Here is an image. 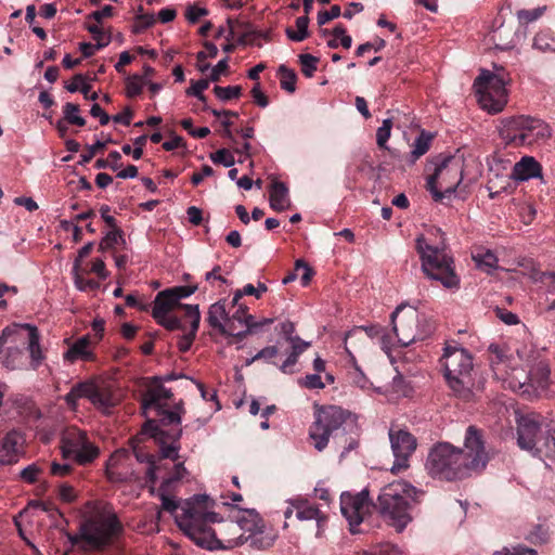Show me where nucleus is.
I'll return each mask as SVG.
<instances>
[{
  "mask_svg": "<svg viewBox=\"0 0 555 555\" xmlns=\"http://www.w3.org/2000/svg\"><path fill=\"white\" fill-rule=\"evenodd\" d=\"M85 397L105 414L116 406L121 399V393L115 384L106 379H91L86 382Z\"/></svg>",
  "mask_w": 555,
  "mask_h": 555,
  "instance_id": "15",
  "label": "nucleus"
},
{
  "mask_svg": "<svg viewBox=\"0 0 555 555\" xmlns=\"http://www.w3.org/2000/svg\"><path fill=\"white\" fill-rule=\"evenodd\" d=\"M65 89L70 93L80 91L85 95V98L90 101H95L99 98L98 92H92V94L89 95L91 86L87 81V77L82 74H76L73 77V81L70 83L65 85Z\"/></svg>",
  "mask_w": 555,
  "mask_h": 555,
  "instance_id": "34",
  "label": "nucleus"
},
{
  "mask_svg": "<svg viewBox=\"0 0 555 555\" xmlns=\"http://www.w3.org/2000/svg\"><path fill=\"white\" fill-rule=\"evenodd\" d=\"M144 82L139 75H132L126 79V95L134 98L142 92Z\"/></svg>",
  "mask_w": 555,
  "mask_h": 555,
  "instance_id": "55",
  "label": "nucleus"
},
{
  "mask_svg": "<svg viewBox=\"0 0 555 555\" xmlns=\"http://www.w3.org/2000/svg\"><path fill=\"white\" fill-rule=\"evenodd\" d=\"M488 462L482 431L470 425L465 433L464 448L438 442L428 453L426 469L434 478L454 481L481 473Z\"/></svg>",
  "mask_w": 555,
  "mask_h": 555,
  "instance_id": "2",
  "label": "nucleus"
},
{
  "mask_svg": "<svg viewBox=\"0 0 555 555\" xmlns=\"http://www.w3.org/2000/svg\"><path fill=\"white\" fill-rule=\"evenodd\" d=\"M198 289L197 284L192 285H184V286H175L171 288H167V291L170 292V296L173 298V300L177 302L179 307L182 305L180 304V300L182 298H186L191 295H193Z\"/></svg>",
  "mask_w": 555,
  "mask_h": 555,
  "instance_id": "49",
  "label": "nucleus"
},
{
  "mask_svg": "<svg viewBox=\"0 0 555 555\" xmlns=\"http://www.w3.org/2000/svg\"><path fill=\"white\" fill-rule=\"evenodd\" d=\"M235 522L240 526V532L248 535L261 533V530L266 529L263 519L255 509H243Z\"/></svg>",
  "mask_w": 555,
  "mask_h": 555,
  "instance_id": "27",
  "label": "nucleus"
},
{
  "mask_svg": "<svg viewBox=\"0 0 555 555\" xmlns=\"http://www.w3.org/2000/svg\"><path fill=\"white\" fill-rule=\"evenodd\" d=\"M522 33L520 25L509 21H500L495 18L494 28L490 33V41L499 50H511L520 41Z\"/></svg>",
  "mask_w": 555,
  "mask_h": 555,
  "instance_id": "20",
  "label": "nucleus"
},
{
  "mask_svg": "<svg viewBox=\"0 0 555 555\" xmlns=\"http://www.w3.org/2000/svg\"><path fill=\"white\" fill-rule=\"evenodd\" d=\"M214 93L220 101L227 102L232 99L240 98L242 95V87L241 86H228V87L216 86L214 88Z\"/></svg>",
  "mask_w": 555,
  "mask_h": 555,
  "instance_id": "46",
  "label": "nucleus"
},
{
  "mask_svg": "<svg viewBox=\"0 0 555 555\" xmlns=\"http://www.w3.org/2000/svg\"><path fill=\"white\" fill-rule=\"evenodd\" d=\"M544 12V8H535L531 10L517 11L518 25H527L540 18Z\"/></svg>",
  "mask_w": 555,
  "mask_h": 555,
  "instance_id": "54",
  "label": "nucleus"
},
{
  "mask_svg": "<svg viewBox=\"0 0 555 555\" xmlns=\"http://www.w3.org/2000/svg\"><path fill=\"white\" fill-rule=\"evenodd\" d=\"M332 35L336 38H339V44L345 49H350L352 44V38L347 34L346 28L339 24L336 25L333 30Z\"/></svg>",
  "mask_w": 555,
  "mask_h": 555,
  "instance_id": "64",
  "label": "nucleus"
},
{
  "mask_svg": "<svg viewBox=\"0 0 555 555\" xmlns=\"http://www.w3.org/2000/svg\"><path fill=\"white\" fill-rule=\"evenodd\" d=\"M269 193V203L273 210L284 211L289 208L288 188L284 182L274 181Z\"/></svg>",
  "mask_w": 555,
  "mask_h": 555,
  "instance_id": "29",
  "label": "nucleus"
},
{
  "mask_svg": "<svg viewBox=\"0 0 555 555\" xmlns=\"http://www.w3.org/2000/svg\"><path fill=\"white\" fill-rule=\"evenodd\" d=\"M181 307L185 310V317L191 320V328L197 331L201 322L198 305H183Z\"/></svg>",
  "mask_w": 555,
  "mask_h": 555,
  "instance_id": "63",
  "label": "nucleus"
},
{
  "mask_svg": "<svg viewBox=\"0 0 555 555\" xmlns=\"http://www.w3.org/2000/svg\"><path fill=\"white\" fill-rule=\"evenodd\" d=\"M61 450L64 459H74L80 465L93 462L100 453L99 448L88 439L87 433L75 427L62 434Z\"/></svg>",
  "mask_w": 555,
  "mask_h": 555,
  "instance_id": "13",
  "label": "nucleus"
},
{
  "mask_svg": "<svg viewBox=\"0 0 555 555\" xmlns=\"http://www.w3.org/2000/svg\"><path fill=\"white\" fill-rule=\"evenodd\" d=\"M142 433L157 440L160 446H167V440H171L172 443H177L182 435V429L178 427L171 431H166L160 428L159 423L155 420H147L142 427Z\"/></svg>",
  "mask_w": 555,
  "mask_h": 555,
  "instance_id": "26",
  "label": "nucleus"
},
{
  "mask_svg": "<svg viewBox=\"0 0 555 555\" xmlns=\"http://www.w3.org/2000/svg\"><path fill=\"white\" fill-rule=\"evenodd\" d=\"M209 86L208 79H199L196 81H192L191 87L185 91L189 96H195L201 102H206V96L204 95V90H206Z\"/></svg>",
  "mask_w": 555,
  "mask_h": 555,
  "instance_id": "56",
  "label": "nucleus"
},
{
  "mask_svg": "<svg viewBox=\"0 0 555 555\" xmlns=\"http://www.w3.org/2000/svg\"><path fill=\"white\" fill-rule=\"evenodd\" d=\"M533 48L541 52H555V39L547 31L534 36Z\"/></svg>",
  "mask_w": 555,
  "mask_h": 555,
  "instance_id": "45",
  "label": "nucleus"
},
{
  "mask_svg": "<svg viewBox=\"0 0 555 555\" xmlns=\"http://www.w3.org/2000/svg\"><path fill=\"white\" fill-rule=\"evenodd\" d=\"M80 108L78 104L66 103L63 106L64 120L67 124L82 127L86 125V119L79 115Z\"/></svg>",
  "mask_w": 555,
  "mask_h": 555,
  "instance_id": "42",
  "label": "nucleus"
},
{
  "mask_svg": "<svg viewBox=\"0 0 555 555\" xmlns=\"http://www.w3.org/2000/svg\"><path fill=\"white\" fill-rule=\"evenodd\" d=\"M392 120L386 118L383 120L382 126L376 131V143L380 149L386 147V143L391 134Z\"/></svg>",
  "mask_w": 555,
  "mask_h": 555,
  "instance_id": "53",
  "label": "nucleus"
},
{
  "mask_svg": "<svg viewBox=\"0 0 555 555\" xmlns=\"http://www.w3.org/2000/svg\"><path fill=\"white\" fill-rule=\"evenodd\" d=\"M73 274H74V282H75V286L79 289V291H87V289H96L100 287V284L99 282L94 281V280H85L80 273H79V270H76V269H73Z\"/></svg>",
  "mask_w": 555,
  "mask_h": 555,
  "instance_id": "58",
  "label": "nucleus"
},
{
  "mask_svg": "<svg viewBox=\"0 0 555 555\" xmlns=\"http://www.w3.org/2000/svg\"><path fill=\"white\" fill-rule=\"evenodd\" d=\"M492 73L481 69L479 76L474 81V89L480 107L490 114H498L504 109L507 104V83L504 68L495 67Z\"/></svg>",
  "mask_w": 555,
  "mask_h": 555,
  "instance_id": "10",
  "label": "nucleus"
},
{
  "mask_svg": "<svg viewBox=\"0 0 555 555\" xmlns=\"http://www.w3.org/2000/svg\"><path fill=\"white\" fill-rule=\"evenodd\" d=\"M87 30L92 35L93 39L96 41L98 49L105 48L112 41L111 34L103 31L98 25H88Z\"/></svg>",
  "mask_w": 555,
  "mask_h": 555,
  "instance_id": "51",
  "label": "nucleus"
},
{
  "mask_svg": "<svg viewBox=\"0 0 555 555\" xmlns=\"http://www.w3.org/2000/svg\"><path fill=\"white\" fill-rule=\"evenodd\" d=\"M479 268H485L488 272L495 269L498 266V258L491 250H485L473 256Z\"/></svg>",
  "mask_w": 555,
  "mask_h": 555,
  "instance_id": "47",
  "label": "nucleus"
},
{
  "mask_svg": "<svg viewBox=\"0 0 555 555\" xmlns=\"http://www.w3.org/2000/svg\"><path fill=\"white\" fill-rule=\"evenodd\" d=\"M235 312L228 319L229 325L237 326L236 323L244 328H247L248 323L253 321V315L248 313V307L238 301Z\"/></svg>",
  "mask_w": 555,
  "mask_h": 555,
  "instance_id": "38",
  "label": "nucleus"
},
{
  "mask_svg": "<svg viewBox=\"0 0 555 555\" xmlns=\"http://www.w3.org/2000/svg\"><path fill=\"white\" fill-rule=\"evenodd\" d=\"M309 17L307 15L299 16L296 18V28L297 30H294L293 28L288 27L286 28L285 33L289 40L295 42H301L306 38H308V26H309Z\"/></svg>",
  "mask_w": 555,
  "mask_h": 555,
  "instance_id": "35",
  "label": "nucleus"
},
{
  "mask_svg": "<svg viewBox=\"0 0 555 555\" xmlns=\"http://www.w3.org/2000/svg\"><path fill=\"white\" fill-rule=\"evenodd\" d=\"M179 449L180 446L178 443L159 447L160 456L157 459L154 456L145 473L151 494L155 493L157 479L160 478L163 481L164 476L168 477L173 473V466L179 463L177 461L180 459Z\"/></svg>",
  "mask_w": 555,
  "mask_h": 555,
  "instance_id": "16",
  "label": "nucleus"
},
{
  "mask_svg": "<svg viewBox=\"0 0 555 555\" xmlns=\"http://www.w3.org/2000/svg\"><path fill=\"white\" fill-rule=\"evenodd\" d=\"M502 135L515 145H532L547 141L552 131L542 119L517 116L506 122Z\"/></svg>",
  "mask_w": 555,
  "mask_h": 555,
  "instance_id": "12",
  "label": "nucleus"
},
{
  "mask_svg": "<svg viewBox=\"0 0 555 555\" xmlns=\"http://www.w3.org/2000/svg\"><path fill=\"white\" fill-rule=\"evenodd\" d=\"M169 294V291L164 289L156 295L152 309V317L155 320L169 315L175 308L179 307Z\"/></svg>",
  "mask_w": 555,
  "mask_h": 555,
  "instance_id": "32",
  "label": "nucleus"
},
{
  "mask_svg": "<svg viewBox=\"0 0 555 555\" xmlns=\"http://www.w3.org/2000/svg\"><path fill=\"white\" fill-rule=\"evenodd\" d=\"M188 475L189 472L183 463L176 464L173 466V473L168 477L164 476V480L160 482L157 489L155 488V493L153 494L159 498V500L162 501V509L170 513L175 518L183 514L184 505L181 506V513L179 514V501L175 496H172L171 493L176 490L178 483ZM188 500H185L184 502Z\"/></svg>",
  "mask_w": 555,
  "mask_h": 555,
  "instance_id": "18",
  "label": "nucleus"
},
{
  "mask_svg": "<svg viewBox=\"0 0 555 555\" xmlns=\"http://www.w3.org/2000/svg\"><path fill=\"white\" fill-rule=\"evenodd\" d=\"M463 170L464 159L460 156H447L437 165L427 179V189L436 202L451 197L463 180Z\"/></svg>",
  "mask_w": 555,
  "mask_h": 555,
  "instance_id": "11",
  "label": "nucleus"
},
{
  "mask_svg": "<svg viewBox=\"0 0 555 555\" xmlns=\"http://www.w3.org/2000/svg\"><path fill=\"white\" fill-rule=\"evenodd\" d=\"M267 291V285L260 281L257 283V286H254L253 284H246L243 288L236 289L234 292L232 306L237 305L243 296H255L257 299H259Z\"/></svg>",
  "mask_w": 555,
  "mask_h": 555,
  "instance_id": "36",
  "label": "nucleus"
},
{
  "mask_svg": "<svg viewBox=\"0 0 555 555\" xmlns=\"http://www.w3.org/2000/svg\"><path fill=\"white\" fill-rule=\"evenodd\" d=\"M207 322L210 327L217 330L222 335L234 336L237 333V326L229 325V313L225 309V299L212 304L207 313Z\"/></svg>",
  "mask_w": 555,
  "mask_h": 555,
  "instance_id": "22",
  "label": "nucleus"
},
{
  "mask_svg": "<svg viewBox=\"0 0 555 555\" xmlns=\"http://www.w3.org/2000/svg\"><path fill=\"white\" fill-rule=\"evenodd\" d=\"M298 384L308 389H323L325 387L319 374H307Z\"/></svg>",
  "mask_w": 555,
  "mask_h": 555,
  "instance_id": "60",
  "label": "nucleus"
},
{
  "mask_svg": "<svg viewBox=\"0 0 555 555\" xmlns=\"http://www.w3.org/2000/svg\"><path fill=\"white\" fill-rule=\"evenodd\" d=\"M153 385L154 387L145 392L142 400V409L144 413L154 406L160 405L159 401L162 399H170L172 397L171 390L164 387L163 384Z\"/></svg>",
  "mask_w": 555,
  "mask_h": 555,
  "instance_id": "33",
  "label": "nucleus"
},
{
  "mask_svg": "<svg viewBox=\"0 0 555 555\" xmlns=\"http://www.w3.org/2000/svg\"><path fill=\"white\" fill-rule=\"evenodd\" d=\"M389 440L395 456L391 473L399 474L410 466V457L417 447L416 438L405 429H390Z\"/></svg>",
  "mask_w": 555,
  "mask_h": 555,
  "instance_id": "17",
  "label": "nucleus"
},
{
  "mask_svg": "<svg viewBox=\"0 0 555 555\" xmlns=\"http://www.w3.org/2000/svg\"><path fill=\"white\" fill-rule=\"evenodd\" d=\"M369 509V491L366 489L359 493L351 494L344 492L340 495V511L348 520L350 531L354 533L353 527L359 526Z\"/></svg>",
  "mask_w": 555,
  "mask_h": 555,
  "instance_id": "19",
  "label": "nucleus"
},
{
  "mask_svg": "<svg viewBox=\"0 0 555 555\" xmlns=\"http://www.w3.org/2000/svg\"><path fill=\"white\" fill-rule=\"evenodd\" d=\"M440 363L452 393L463 401H469L474 396L472 354L464 348L447 346Z\"/></svg>",
  "mask_w": 555,
  "mask_h": 555,
  "instance_id": "6",
  "label": "nucleus"
},
{
  "mask_svg": "<svg viewBox=\"0 0 555 555\" xmlns=\"http://www.w3.org/2000/svg\"><path fill=\"white\" fill-rule=\"evenodd\" d=\"M274 322V319L271 318H262L259 321H256L253 317V321L248 323L247 328L237 330L235 333V337L240 340H243L247 335L259 332L264 326L271 325Z\"/></svg>",
  "mask_w": 555,
  "mask_h": 555,
  "instance_id": "44",
  "label": "nucleus"
},
{
  "mask_svg": "<svg viewBox=\"0 0 555 555\" xmlns=\"http://www.w3.org/2000/svg\"><path fill=\"white\" fill-rule=\"evenodd\" d=\"M416 494L417 490L413 486L393 481L382 488L374 507L389 526L401 532L412 520L410 509Z\"/></svg>",
  "mask_w": 555,
  "mask_h": 555,
  "instance_id": "5",
  "label": "nucleus"
},
{
  "mask_svg": "<svg viewBox=\"0 0 555 555\" xmlns=\"http://www.w3.org/2000/svg\"><path fill=\"white\" fill-rule=\"evenodd\" d=\"M17 330L14 327L7 326L2 330L0 335V361L9 370L21 369L24 364V351L18 346H9L3 349V346L9 341L11 337L17 335Z\"/></svg>",
  "mask_w": 555,
  "mask_h": 555,
  "instance_id": "21",
  "label": "nucleus"
},
{
  "mask_svg": "<svg viewBox=\"0 0 555 555\" xmlns=\"http://www.w3.org/2000/svg\"><path fill=\"white\" fill-rule=\"evenodd\" d=\"M415 249L420 256L421 270L427 279L439 282L450 291L460 288L461 279L455 271V261L444 243L433 245L421 234L415 240Z\"/></svg>",
  "mask_w": 555,
  "mask_h": 555,
  "instance_id": "4",
  "label": "nucleus"
},
{
  "mask_svg": "<svg viewBox=\"0 0 555 555\" xmlns=\"http://www.w3.org/2000/svg\"><path fill=\"white\" fill-rule=\"evenodd\" d=\"M278 73L280 74V85L283 90L288 93L296 91L297 75L294 69L288 68L286 65H281Z\"/></svg>",
  "mask_w": 555,
  "mask_h": 555,
  "instance_id": "39",
  "label": "nucleus"
},
{
  "mask_svg": "<svg viewBox=\"0 0 555 555\" xmlns=\"http://www.w3.org/2000/svg\"><path fill=\"white\" fill-rule=\"evenodd\" d=\"M541 165L531 156H524L514 165L512 177L518 181H526L541 176Z\"/></svg>",
  "mask_w": 555,
  "mask_h": 555,
  "instance_id": "28",
  "label": "nucleus"
},
{
  "mask_svg": "<svg viewBox=\"0 0 555 555\" xmlns=\"http://www.w3.org/2000/svg\"><path fill=\"white\" fill-rule=\"evenodd\" d=\"M119 243H125V238L122 230L117 225L116 228H111V230L103 236L100 242L99 249L102 251L108 250Z\"/></svg>",
  "mask_w": 555,
  "mask_h": 555,
  "instance_id": "40",
  "label": "nucleus"
},
{
  "mask_svg": "<svg viewBox=\"0 0 555 555\" xmlns=\"http://www.w3.org/2000/svg\"><path fill=\"white\" fill-rule=\"evenodd\" d=\"M292 504L296 511V517L299 520L314 519L317 521V535L320 537L323 532L324 526L326 525L327 516L324 515L317 506L310 505L305 500H295L292 501Z\"/></svg>",
  "mask_w": 555,
  "mask_h": 555,
  "instance_id": "24",
  "label": "nucleus"
},
{
  "mask_svg": "<svg viewBox=\"0 0 555 555\" xmlns=\"http://www.w3.org/2000/svg\"><path fill=\"white\" fill-rule=\"evenodd\" d=\"M156 415L159 417L160 426H179L181 424V416L178 411H169L164 409L162 405L154 406Z\"/></svg>",
  "mask_w": 555,
  "mask_h": 555,
  "instance_id": "43",
  "label": "nucleus"
},
{
  "mask_svg": "<svg viewBox=\"0 0 555 555\" xmlns=\"http://www.w3.org/2000/svg\"><path fill=\"white\" fill-rule=\"evenodd\" d=\"M250 541V545L257 550H267L274 544L275 534L271 532H266L264 529L261 530V533H254L251 535H246Z\"/></svg>",
  "mask_w": 555,
  "mask_h": 555,
  "instance_id": "41",
  "label": "nucleus"
},
{
  "mask_svg": "<svg viewBox=\"0 0 555 555\" xmlns=\"http://www.w3.org/2000/svg\"><path fill=\"white\" fill-rule=\"evenodd\" d=\"M492 555H538L537 551L525 545H517L512 548L503 547L500 551H495Z\"/></svg>",
  "mask_w": 555,
  "mask_h": 555,
  "instance_id": "62",
  "label": "nucleus"
},
{
  "mask_svg": "<svg viewBox=\"0 0 555 555\" xmlns=\"http://www.w3.org/2000/svg\"><path fill=\"white\" fill-rule=\"evenodd\" d=\"M22 435L12 430L9 431L1 441L0 446V464L1 465H11L18 461V455L21 452V448L23 444Z\"/></svg>",
  "mask_w": 555,
  "mask_h": 555,
  "instance_id": "23",
  "label": "nucleus"
},
{
  "mask_svg": "<svg viewBox=\"0 0 555 555\" xmlns=\"http://www.w3.org/2000/svg\"><path fill=\"white\" fill-rule=\"evenodd\" d=\"M403 306H398L391 313L392 330L401 346H409L415 340H423L433 331V326L428 325V331H421L418 328L420 314L416 310L412 309L400 317Z\"/></svg>",
  "mask_w": 555,
  "mask_h": 555,
  "instance_id": "14",
  "label": "nucleus"
},
{
  "mask_svg": "<svg viewBox=\"0 0 555 555\" xmlns=\"http://www.w3.org/2000/svg\"><path fill=\"white\" fill-rule=\"evenodd\" d=\"M431 137L428 134H425V132H422L414 142V149L412 151V154L415 158H418L420 156L424 155L428 149L430 143Z\"/></svg>",
  "mask_w": 555,
  "mask_h": 555,
  "instance_id": "57",
  "label": "nucleus"
},
{
  "mask_svg": "<svg viewBox=\"0 0 555 555\" xmlns=\"http://www.w3.org/2000/svg\"><path fill=\"white\" fill-rule=\"evenodd\" d=\"M489 362L494 377L503 383L505 388L518 392L528 398L533 397V390L529 385V373L515 363V359L507 354V350L496 344L488 348Z\"/></svg>",
  "mask_w": 555,
  "mask_h": 555,
  "instance_id": "9",
  "label": "nucleus"
},
{
  "mask_svg": "<svg viewBox=\"0 0 555 555\" xmlns=\"http://www.w3.org/2000/svg\"><path fill=\"white\" fill-rule=\"evenodd\" d=\"M86 382L78 383L72 387L70 391L65 396V401L68 405H75L77 400L85 397Z\"/></svg>",
  "mask_w": 555,
  "mask_h": 555,
  "instance_id": "59",
  "label": "nucleus"
},
{
  "mask_svg": "<svg viewBox=\"0 0 555 555\" xmlns=\"http://www.w3.org/2000/svg\"><path fill=\"white\" fill-rule=\"evenodd\" d=\"M517 443L533 455L554 456L555 437L543 417L535 413L517 418Z\"/></svg>",
  "mask_w": 555,
  "mask_h": 555,
  "instance_id": "8",
  "label": "nucleus"
},
{
  "mask_svg": "<svg viewBox=\"0 0 555 555\" xmlns=\"http://www.w3.org/2000/svg\"><path fill=\"white\" fill-rule=\"evenodd\" d=\"M314 421L309 428V438L315 450L322 452L330 442V438L337 437V433L360 435L358 416L349 410L338 405H313Z\"/></svg>",
  "mask_w": 555,
  "mask_h": 555,
  "instance_id": "3",
  "label": "nucleus"
},
{
  "mask_svg": "<svg viewBox=\"0 0 555 555\" xmlns=\"http://www.w3.org/2000/svg\"><path fill=\"white\" fill-rule=\"evenodd\" d=\"M209 496L195 494L188 499L183 514L176 517L179 529L197 546L208 550H231L248 541L233 520H224L217 513L208 511Z\"/></svg>",
  "mask_w": 555,
  "mask_h": 555,
  "instance_id": "1",
  "label": "nucleus"
},
{
  "mask_svg": "<svg viewBox=\"0 0 555 555\" xmlns=\"http://www.w3.org/2000/svg\"><path fill=\"white\" fill-rule=\"evenodd\" d=\"M210 159L215 164L223 165L224 167H232L235 164L233 154L227 149H220L210 154Z\"/></svg>",
  "mask_w": 555,
  "mask_h": 555,
  "instance_id": "52",
  "label": "nucleus"
},
{
  "mask_svg": "<svg viewBox=\"0 0 555 555\" xmlns=\"http://www.w3.org/2000/svg\"><path fill=\"white\" fill-rule=\"evenodd\" d=\"M341 15L340 7L335 4L330 11H320L317 16L318 25L323 26L332 20L338 18Z\"/></svg>",
  "mask_w": 555,
  "mask_h": 555,
  "instance_id": "61",
  "label": "nucleus"
},
{
  "mask_svg": "<svg viewBox=\"0 0 555 555\" xmlns=\"http://www.w3.org/2000/svg\"><path fill=\"white\" fill-rule=\"evenodd\" d=\"M279 354V348L276 346H267L259 350L251 359L246 361V365H250L257 360H263L268 363L275 364L273 359Z\"/></svg>",
  "mask_w": 555,
  "mask_h": 555,
  "instance_id": "50",
  "label": "nucleus"
},
{
  "mask_svg": "<svg viewBox=\"0 0 555 555\" xmlns=\"http://www.w3.org/2000/svg\"><path fill=\"white\" fill-rule=\"evenodd\" d=\"M90 338L89 336H82L78 338L64 353V360L70 363L77 360L89 361L93 359V353L89 349Z\"/></svg>",
  "mask_w": 555,
  "mask_h": 555,
  "instance_id": "30",
  "label": "nucleus"
},
{
  "mask_svg": "<svg viewBox=\"0 0 555 555\" xmlns=\"http://www.w3.org/2000/svg\"><path fill=\"white\" fill-rule=\"evenodd\" d=\"M21 327L28 331V351L31 359L30 365L36 370L43 360L38 328L27 323L22 324Z\"/></svg>",
  "mask_w": 555,
  "mask_h": 555,
  "instance_id": "31",
  "label": "nucleus"
},
{
  "mask_svg": "<svg viewBox=\"0 0 555 555\" xmlns=\"http://www.w3.org/2000/svg\"><path fill=\"white\" fill-rule=\"evenodd\" d=\"M298 60L302 74L311 78L318 68L319 59L312 54H299Z\"/></svg>",
  "mask_w": 555,
  "mask_h": 555,
  "instance_id": "48",
  "label": "nucleus"
},
{
  "mask_svg": "<svg viewBox=\"0 0 555 555\" xmlns=\"http://www.w3.org/2000/svg\"><path fill=\"white\" fill-rule=\"evenodd\" d=\"M529 385L533 390V397L538 396L539 391L546 389L550 379V367L548 364L540 360L529 366Z\"/></svg>",
  "mask_w": 555,
  "mask_h": 555,
  "instance_id": "25",
  "label": "nucleus"
},
{
  "mask_svg": "<svg viewBox=\"0 0 555 555\" xmlns=\"http://www.w3.org/2000/svg\"><path fill=\"white\" fill-rule=\"evenodd\" d=\"M369 335L370 334L367 333V330L366 328H362V327L349 331L346 334L345 341H344L346 352L349 356H352V350L351 349H357L358 345L360 343L365 341L366 340V336H369Z\"/></svg>",
  "mask_w": 555,
  "mask_h": 555,
  "instance_id": "37",
  "label": "nucleus"
},
{
  "mask_svg": "<svg viewBox=\"0 0 555 555\" xmlns=\"http://www.w3.org/2000/svg\"><path fill=\"white\" fill-rule=\"evenodd\" d=\"M124 534V526L114 512H101L81 524L83 551H103L114 545Z\"/></svg>",
  "mask_w": 555,
  "mask_h": 555,
  "instance_id": "7",
  "label": "nucleus"
}]
</instances>
